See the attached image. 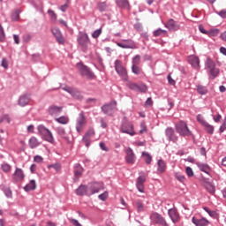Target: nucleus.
Segmentation results:
<instances>
[{
  "label": "nucleus",
  "instance_id": "4be33fe9",
  "mask_svg": "<svg viewBox=\"0 0 226 226\" xmlns=\"http://www.w3.org/2000/svg\"><path fill=\"white\" fill-rule=\"evenodd\" d=\"M144 183H146V177L141 175L136 180V188L140 193H144Z\"/></svg>",
  "mask_w": 226,
  "mask_h": 226
},
{
  "label": "nucleus",
  "instance_id": "3c124183",
  "mask_svg": "<svg viewBox=\"0 0 226 226\" xmlns=\"http://www.w3.org/2000/svg\"><path fill=\"white\" fill-rule=\"evenodd\" d=\"M175 178L179 181L180 183H183L184 181L186 180V177H185L184 175H182L181 173H176L175 174Z\"/></svg>",
  "mask_w": 226,
  "mask_h": 226
},
{
  "label": "nucleus",
  "instance_id": "a211bd4d",
  "mask_svg": "<svg viewBox=\"0 0 226 226\" xmlns=\"http://www.w3.org/2000/svg\"><path fill=\"white\" fill-rule=\"evenodd\" d=\"M76 195L79 197H90L88 186L87 185H80L76 189Z\"/></svg>",
  "mask_w": 226,
  "mask_h": 226
},
{
  "label": "nucleus",
  "instance_id": "a18cd8bd",
  "mask_svg": "<svg viewBox=\"0 0 226 226\" xmlns=\"http://www.w3.org/2000/svg\"><path fill=\"white\" fill-rule=\"evenodd\" d=\"M86 147H89L91 146V138L89 136L84 135L82 139Z\"/></svg>",
  "mask_w": 226,
  "mask_h": 226
},
{
  "label": "nucleus",
  "instance_id": "0e129e2a",
  "mask_svg": "<svg viewBox=\"0 0 226 226\" xmlns=\"http://www.w3.org/2000/svg\"><path fill=\"white\" fill-rule=\"evenodd\" d=\"M34 162L36 163H41V162H43V157H41V155H35L34 157Z\"/></svg>",
  "mask_w": 226,
  "mask_h": 226
},
{
  "label": "nucleus",
  "instance_id": "c756f323",
  "mask_svg": "<svg viewBox=\"0 0 226 226\" xmlns=\"http://www.w3.org/2000/svg\"><path fill=\"white\" fill-rule=\"evenodd\" d=\"M205 188L207 190V192H208V193H210V195H215V192H216V188L215 187V185H213V184L211 183H207L205 185Z\"/></svg>",
  "mask_w": 226,
  "mask_h": 226
},
{
  "label": "nucleus",
  "instance_id": "5fc2aeb1",
  "mask_svg": "<svg viewBox=\"0 0 226 226\" xmlns=\"http://www.w3.org/2000/svg\"><path fill=\"white\" fill-rule=\"evenodd\" d=\"M32 38H33V36L31 35V34H25L23 35L24 43H29L31 41Z\"/></svg>",
  "mask_w": 226,
  "mask_h": 226
},
{
  "label": "nucleus",
  "instance_id": "c85d7f7f",
  "mask_svg": "<svg viewBox=\"0 0 226 226\" xmlns=\"http://www.w3.org/2000/svg\"><path fill=\"white\" fill-rule=\"evenodd\" d=\"M203 128L208 135H213V133H215V126L207 122L203 125Z\"/></svg>",
  "mask_w": 226,
  "mask_h": 226
},
{
  "label": "nucleus",
  "instance_id": "6e6d98bb",
  "mask_svg": "<svg viewBox=\"0 0 226 226\" xmlns=\"http://www.w3.org/2000/svg\"><path fill=\"white\" fill-rule=\"evenodd\" d=\"M6 38V35L4 34V29H3V26L0 25V42L3 43Z\"/></svg>",
  "mask_w": 226,
  "mask_h": 226
},
{
  "label": "nucleus",
  "instance_id": "13d9d810",
  "mask_svg": "<svg viewBox=\"0 0 226 226\" xmlns=\"http://www.w3.org/2000/svg\"><path fill=\"white\" fill-rule=\"evenodd\" d=\"M136 207L139 213H142V211H144V204L142 203V201H137Z\"/></svg>",
  "mask_w": 226,
  "mask_h": 226
},
{
  "label": "nucleus",
  "instance_id": "cd10ccee",
  "mask_svg": "<svg viewBox=\"0 0 226 226\" xmlns=\"http://www.w3.org/2000/svg\"><path fill=\"white\" fill-rule=\"evenodd\" d=\"M196 91L201 96H204V95L207 94V93H209V90H207V87H204L202 85H198L197 88H196Z\"/></svg>",
  "mask_w": 226,
  "mask_h": 226
},
{
  "label": "nucleus",
  "instance_id": "864d4df0",
  "mask_svg": "<svg viewBox=\"0 0 226 226\" xmlns=\"http://www.w3.org/2000/svg\"><path fill=\"white\" fill-rule=\"evenodd\" d=\"M185 173L188 177H193V176H195V173H193V170L192 169V167H186Z\"/></svg>",
  "mask_w": 226,
  "mask_h": 226
},
{
  "label": "nucleus",
  "instance_id": "6ab92c4d",
  "mask_svg": "<svg viewBox=\"0 0 226 226\" xmlns=\"http://www.w3.org/2000/svg\"><path fill=\"white\" fill-rule=\"evenodd\" d=\"M51 33L55 36L59 45H64V37L63 36V33H61L59 28H52Z\"/></svg>",
  "mask_w": 226,
  "mask_h": 226
},
{
  "label": "nucleus",
  "instance_id": "ddd939ff",
  "mask_svg": "<svg viewBox=\"0 0 226 226\" xmlns=\"http://www.w3.org/2000/svg\"><path fill=\"white\" fill-rule=\"evenodd\" d=\"M77 41L80 47L86 50L87 49V44L89 43V35L86 33H80L78 35Z\"/></svg>",
  "mask_w": 226,
  "mask_h": 226
},
{
  "label": "nucleus",
  "instance_id": "58836bf2",
  "mask_svg": "<svg viewBox=\"0 0 226 226\" xmlns=\"http://www.w3.org/2000/svg\"><path fill=\"white\" fill-rule=\"evenodd\" d=\"M140 64V55H136L132 59V66H139Z\"/></svg>",
  "mask_w": 226,
  "mask_h": 226
},
{
  "label": "nucleus",
  "instance_id": "5701e85b",
  "mask_svg": "<svg viewBox=\"0 0 226 226\" xmlns=\"http://www.w3.org/2000/svg\"><path fill=\"white\" fill-rule=\"evenodd\" d=\"M48 112L49 116H59L61 112H63V107L62 106H49L48 109Z\"/></svg>",
  "mask_w": 226,
  "mask_h": 226
},
{
  "label": "nucleus",
  "instance_id": "473e14b6",
  "mask_svg": "<svg viewBox=\"0 0 226 226\" xmlns=\"http://www.w3.org/2000/svg\"><path fill=\"white\" fill-rule=\"evenodd\" d=\"M29 146L31 149H34L35 147H38L40 146V143H38V139L36 138L32 137L29 139Z\"/></svg>",
  "mask_w": 226,
  "mask_h": 226
},
{
  "label": "nucleus",
  "instance_id": "412c9836",
  "mask_svg": "<svg viewBox=\"0 0 226 226\" xmlns=\"http://www.w3.org/2000/svg\"><path fill=\"white\" fill-rule=\"evenodd\" d=\"M196 165L201 172L207 174V176H209V177H211V172L213 170H211V167L207 163L197 162Z\"/></svg>",
  "mask_w": 226,
  "mask_h": 226
},
{
  "label": "nucleus",
  "instance_id": "c03bdc74",
  "mask_svg": "<svg viewBox=\"0 0 226 226\" xmlns=\"http://www.w3.org/2000/svg\"><path fill=\"white\" fill-rule=\"evenodd\" d=\"M204 211H206V213H207V215H209V216H211L212 218H215V216H216V212L215 210H211L209 209V207H203Z\"/></svg>",
  "mask_w": 226,
  "mask_h": 226
},
{
  "label": "nucleus",
  "instance_id": "f8f14e48",
  "mask_svg": "<svg viewBox=\"0 0 226 226\" xmlns=\"http://www.w3.org/2000/svg\"><path fill=\"white\" fill-rule=\"evenodd\" d=\"M86 123H87V121L86 120V115H84V111H81L76 120V131L78 132V133H80L82 132V128H84Z\"/></svg>",
  "mask_w": 226,
  "mask_h": 226
},
{
  "label": "nucleus",
  "instance_id": "4c0bfd02",
  "mask_svg": "<svg viewBox=\"0 0 226 226\" xmlns=\"http://www.w3.org/2000/svg\"><path fill=\"white\" fill-rule=\"evenodd\" d=\"M137 93H147V86L146 84H138Z\"/></svg>",
  "mask_w": 226,
  "mask_h": 226
},
{
  "label": "nucleus",
  "instance_id": "f257e3e1",
  "mask_svg": "<svg viewBox=\"0 0 226 226\" xmlns=\"http://www.w3.org/2000/svg\"><path fill=\"white\" fill-rule=\"evenodd\" d=\"M205 68L207 70V75L211 80H215L220 75V69L216 68V64L209 57L205 62Z\"/></svg>",
  "mask_w": 226,
  "mask_h": 226
},
{
  "label": "nucleus",
  "instance_id": "8fccbe9b",
  "mask_svg": "<svg viewBox=\"0 0 226 226\" xmlns=\"http://www.w3.org/2000/svg\"><path fill=\"white\" fill-rule=\"evenodd\" d=\"M48 169H54L55 170H56V172H59V170H61V164L60 163L49 164L48 165Z\"/></svg>",
  "mask_w": 226,
  "mask_h": 226
},
{
  "label": "nucleus",
  "instance_id": "6e6552de",
  "mask_svg": "<svg viewBox=\"0 0 226 226\" xmlns=\"http://www.w3.org/2000/svg\"><path fill=\"white\" fill-rule=\"evenodd\" d=\"M120 132L121 133H126L127 135H131V137H133L137 133L135 132V130L133 128V124L131 122H123L120 127Z\"/></svg>",
  "mask_w": 226,
  "mask_h": 226
},
{
  "label": "nucleus",
  "instance_id": "052dcab7",
  "mask_svg": "<svg viewBox=\"0 0 226 226\" xmlns=\"http://www.w3.org/2000/svg\"><path fill=\"white\" fill-rule=\"evenodd\" d=\"M117 47H120L121 49H133V46L129 45V44H124L123 42H117Z\"/></svg>",
  "mask_w": 226,
  "mask_h": 226
},
{
  "label": "nucleus",
  "instance_id": "72a5a7b5",
  "mask_svg": "<svg viewBox=\"0 0 226 226\" xmlns=\"http://www.w3.org/2000/svg\"><path fill=\"white\" fill-rule=\"evenodd\" d=\"M20 10L17 9L11 16V19L12 20V22H17V20H19V19H20Z\"/></svg>",
  "mask_w": 226,
  "mask_h": 226
},
{
  "label": "nucleus",
  "instance_id": "774afa93",
  "mask_svg": "<svg viewBox=\"0 0 226 226\" xmlns=\"http://www.w3.org/2000/svg\"><path fill=\"white\" fill-rule=\"evenodd\" d=\"M225 130H226V121H224L222 123V124L220 126L219 132L220 133H223V132H225Z\"/></svg>",
  "mask_w": 226,
  "mask_h": 226
},
{
  "label": "nucleus",
  "instance_id": "a878e982",
  "mask_svg": "<svg viewBox=\"0 0 226 226\" xmlns=\"http://www.w3.org/2000/svg\"><path fill=\"white\" fill-rule=\"evenodd\" d=\"M189 63L191 64L192 68H200V60L199 59V56H190Z\"/></svg>",
  "mask_w": 226,
  "mask_h": 226
},
{
  "label": "nucleus",
  "instance_id": "e433bc0d",
  "mask_svg": "<svg viewBox=\"0 0 226 226\" xmlns=\"http://www.w3.org/2000/svg\"><path fill=\"white\" fill-rule=\"evenodd\" d=\"M97 8L99 11H107V8H109V5H107V3L105 2H99L97 4Z\"/></svg>",
  "mask_w": 226,
  "mask_h": 226
},
{
  "label": "nucleus",
  "instance_id": "393cba45",
  "mask_svg": "<svg viewBox=\"0 0 226 226\" xmlns=\"http://www.w3.org/2000/svg\"><path fill=\"white\" fill-rule=\"evenodd\" d=\"M165 170H167V163H165V161H163V159H159L157 161V173L163 174Z\"/></svg>",
  "mask_w": 226,
  "mask_h": 226
},
{
  "label": "nucleus",
  "instance_id": "bf43d9fd",
  "mask_svg": "<svg viewBox=\"0 0 226 226\" xmlns=\"http://www.w3.org/2000/svg\"><path fill=\"white\" fill-rule=\"evenodd\" d=\"M1 66L2 68H4V70H8V66H9L8 59L4 57L1 62Z\"/></svg>",
  "mask_w": 226,
  "mask_h": 226
},
{
  "label": "nucleus",
  "instance_id": "4d7b16f0",
  "mask_svg": "<svg viewBox=\"0 0 226 226\" xmlns=\"http://www.w3.org/2000/svg\"><path fill=\"white\" fill-rule=\"evenodd\" d=\"M1 169L4 172H10L11 170V166L8 163L2 164Z\"/></svg>",
  "mask_w": 226,
  "mask_h": 226
},
{
  "label": "nucleus",
  "instance_id": "79ce46f5",
  "mask_svg": "<svg viewBox=\"0 0 226 226\" xmlns=\"http://www.w3.org/2000/svg\"><path fill=\"white\" fill-rule=\"evenodd\" d=\"M116 3L119 8H128L130 6V2L128 1H117Z\"/></svg>",
  "mask_w": 226,
  "mask_h": 226
},
{
  "label": "nucleus",
  "instance_id": "bb28decb",
  "mask_svg": "<svg viewBox=\"0 0 226 226\" xmlns=\"http://www.w3.org/2000/svg\"><path fill=\"white\" fill-rule=\"evenodd\" d=\"M23 190H25V192H33L34 190H36V180H31L29 184L23 187Z\"/></svg>",
  "mask_w": 226,
  "mask_h": 226
},
{
  "label": "nucleus",
  "instance_id": "aec40b11",
  "mask_svg": "<svg viewBox=\"0 0 226 226\" xmlns=\"http://www.w3.org/2000/svg\"><path fill=\"white\" fill-rule=\"evenodd\" d=\"M125 161L129 165H133V163H135V153H133V149L131 147L126 149Z\"/></svg>",
  "mask_w": 226,
  "mask_h": 226
},
{
  "label": "nucleus",
  "instance_id": "49530a36",
  "mask_svg": "<svg viewBox=\"0 0 226 226\" xmlns=\"http://www.w3.org/2000/svg\"><path fill=\"white\" fill-rule=\"evenodd\" d=\"M99 200H102V202H105L107 199H109V192L105 191L102 194L98 196Z\"/></svg>",
  "mask_w": 226,
  "mask_h": 226
},
{
  "label": "nucleus",
  "instance_id": "de8ad7c7",
  "mask_svg": "<svg viewBox=\"0 0 226 226\" xmlns=\"http://www.w3.org/2000/svg\"><path fill=\"white\" fill-rule=\"evenodd\" d=\"M4 121H6V123L11 122V119L10 118V115L5 114V115H3L2 117H0V124H1V123H4Z\"/></svg>",
  "mask_w": 226,
  "mask_h": 226
},
{
  "label": "nucleus",
  "instance_id": "7ed1b4c3",
  "mask_svg": "<svg viewBox=\"0 0 226 226\" xmlns=\"http://www.w3.org/2000/svg\"><path fill=\"white\" fill-rule=\"evenodd\" d=\"M38 132L40 135L43 137V139L46 140V142H49V144H54L56 142V139H54V135L52 134V132L49 130L45 125L40 124L37 127Z\"/></svg>",
  "mask_w": 226,
  "mask_h": 226
},
{
  "label": "nucleus",
  "instance_id": "b1692460",
  "mask_svg": "<svg viewBox=\"0 0 226 226\" xmlns=\"http://www.w3.org/2000/svg\"><path fill=\"white\" fill-rule=\"evenodd\" d=\"M25 177L26 175H24V170H22V169L16 168L13 174V180L16 181V183H19V181H22Z\"/></svg>",
  "mask_w": 226,
  "mask_h": 226
},
{
  "label": "nucleus",
  "instance_id": "69168bd1",
  "mask_svg": "<svg viewBox=\"0 0 226 226\" xmlns=\"http://www.w3.org/2000/svg\"><path fill=\"white\" fill-rule=\"evenodd\" d=\"M69 6H70V4L68 2L65 3L64 5L60 6L61 11L64 13L66 10H68Z\"/></svg>",
  "mask_w": 226,
  "mask_h": 226
},
{
  "label": "nucleus",
  "instance_id": "680f3d73",
  "mask_svg": "<svg viewBox=\"0 0 226 226\" xmlns=\"http://www.w3.org/2000/svg\"><path fill=\"white\" fill-rule=\"evenodd\" d=\"M100 34H102V28H99L97 30H94V33L92 34V37L94 38H99Z\"/></svg>",
  "mask_w": 226,
  "mask_h": 226
},
{
  "label": "nucleus",
  "instance_id": "1a4fd4ad",
  "mask_svg": "<svg viewBox=\"0 0 226 226\" xmlns=\"http://www.w3.org/2000/svg\"><path fill=\"white\" fill-rule=\"evenodd\" d=\"M150 220L153 223H155L156 225L161 226H169V223H167V221L164 219L162 215L158 214V212H154L150 215Z\"/></svg>",
  "mask_w": 226,
  "mask_h": 226
},
{
  "label": "nucleus",
  "instance_id": "4468645a",
  "mask_svg": "<svg viewBox=\"0 0 226 226\" xmlns=\"http://www.w3.org/2000/svg\"><path fill=\"white\" fill-rule=\"evenodd\" d=\"M168 215L173 223H177L179 220H181V216L179 215V212H177V208L173 207L168 210Z\"/></svg>",
  "mask_w": 226,
  "mask_h": 226
},
{
  "label": "nucleus",
  "instance_id": "e2e57ef3",
  "mask_svg": "<svg viewBox=\"0 0 226 226\" xmlns=\"http://www.w3.org/2000/svg\"><path fill=\"white\" fill-rule=\"evenodd\" d=\"M134 29H136V31L138 32H141L143 31L144 27L142 26V23H136L134 24Z\"/></svg>",
  "mask_w": 226,
  "mask_h": 226
},
{
  "label": "nucleus",
  "instance_id": "9d476101",
  "mask_svg": "<svg viewBox=\"0 0 226 226\" xmlns=\"http://www.w3.org/2000/svg\"><path fill=\"white\" fill-rule=\"evenodd\" d=\"M165 135L169 142H173V144H177V141L179 140V137L177 136V134H176V131H174V128L167 127L165 130Z\"/></svg>",
  "mask_w": 226,
  "mask_h": 226
},
{
  "label": "nucleus",
  "instance_id": "603ef678",
  "mask_svg": "<svg viewBox=\"0 0 226 226\" xmlns=\"http://www.w3.org/2000/svg\"><path fill=\"white\" fill-rule=\"evenodd\" d=\"M127 87L129 89H131L132 91H136L137 92L138 84L133 83V82H128L127 83Z\"/></svg>",
  "mask_w": 226,
  "mask_h": 226
},
{
  "label": "nucleus",
  "instance_id": "9b49d317",
  "mask_svg": "<svg viewBox=\"0 0 226 226\" xmlns=\"http://www.w3.org/2000/svg\"><path fill=\"white\" fill-rule=\"evenodd\" d=\"M73 183H78L79 179L82 177L84 174V167L80 163H75L73 166Z\"/></svg>",
  "mask_w": 226,
  "mask_h": 226
},
{
  "label": "nucleus",
  "instance_id": "ea45409f",
  "mask_svg": "<svg viewBox=\"0 0 226 226\" xmlns=\"http://www.w3.org/2000/svg\"><path fill=\"white\" fill-rule=\"evenodd\" d=\"M154 36L158 37L162 36V34H167V30H163L162 28H158L153 32Z\"/></svg>",
  "mask_w": 226,
  "mask_h": 226
},
{
  "label": "nucleus",
  "instance_id": "2eb2a0df",
  "mask_svg": "<svg viewBox=\"0 0 226 226\" xmlns=\"http://www.w3.org/2000/svg\"><path fill=\"white\" fill-rule=\"evenodd\" d=\"M192 223H193V225L195 226H208L211 222L206 219V217L198 218L196 216H193L192 218Z\"/></svg>",
  "mask_w": 226,
  "mask_h": 226
},
{
  "label": "nucleus",
  "instance_id": "39448f33",
  "mask_svg": "<svg viewBox=\"0 0 226 226\" xmlns=\"http://www.w3.org/2000/svg\"><path fill=\"white\" fill-rule=\"evenodd\" d=\"M176 132L180 135V137H188L192 135V131L188 128V124L185 121H179L175 124Z\"/></svg>",
  "mask_w": 226,
  "mask_h": 226
},
{
  "label": "nucleus",
  "instance_id": "338daca9",
  "mask_svg": "<svg viewBox=\"0 0 226 226\" xmlns=\"http://www.w3.org/2000/svg\"><path fill=\"white\" fill-rule=\"evenodd\" d=\"M217 14L222 19H226V9H223V10L220 11Z\"/></svg>",
  "mask_w": 226,
  "mask_h": 226
},
{
  "label": "nucleus",
  "instance_id": "7c9ffc66",
  "mask_svg": "<svg viewBox=\"0 0 226 226\" xmlns=\"http://www.w3.org/2000/svg\"><path fill=\"white\" fill-rule=\"evenodd\" d=\"M2 191L4 192L7 199H13V192H11V189L10 187L4 186L2 188Z\"/></svg>",
  "mask_w": 226,
  "mask_h": 226
},
{
  "label": "nucleus",
  "instance_id": "20e7f679",
  "mask_svg": "<svg viewBox=\"0 0 226 226\" xmlns=\"http://www.w3.org/2000/svg\"><path fill=\"white\" fill-rule=\"evenodd\" d=\"M77 68L81 77H86L90 80H93V79H94V72H93V71H91V68H89L87 65H85L82 62L77 64Z\"/></svg>",
  "mask_w": 226,
  "mask_h": 226
},
{
  "label": "nucleus",
  "instance_id": "0eeeda50",
  "mask_svg": "<svg viewBox=\"0 0 226 226\" xmlns=\"http://www.w3.org/2000/svg\"><path fill=\"white\" fill-rule=\"evenodd\" d=\"M87 186H88V193L90 194V197L92 195L99 193L100 192H102V190H105V186L102 182H93L88 184Z\"/></svg>",
  "mask_w": 226,
  "mask_h": 226
},
{
  "label": "nucleus",
  "instance_id": "423d86ee",
  "mask_svg": "<svg viewBox=\"0 0 226 226\" xmlns=\"http://www.w3.org/2000/svg\"><path fill=\"white\" fill-rule=\"evenodd\" d=\"M102 112L106 116L112 117L114 110H117V101H111L109 103L104 104L101 107Z\"/></svg>",
  "mask_w": 226,
  "mask_h": 226
},
{
  "label": "nucleus",
  "instance_id": "f704fd0d",
  "mask_svg": "<svg viewBox=\"0 0 226 226\" xmlns=\"http://www.w3.org/2000/svg\"><path fill=\"white\" fill-rule=\"evenodd\" d=\"M142 156H145V162L147 165H151L153 162V156L147 152H142Z\"/></svg>",
  "mask_w": 226,
  "mask_h": 226
},
{
  "label": "nucleus",
  "instance_id": "2f4dec72",
  "mask_svg": "<svg viewBox=\"0 0 226 226\" xmlns=\"http://www.w3.org/2000/svg\"><path fill=\"white\" fill-rule=\"evenodd\" d=\"M69 94H72L73 98H76V100H80V98H82L80 91L77 90V88H72Z\"/></svg>",
  "mask_w": 226,
  "mask_h": 226
},
{
  "label": "nucleus",
  "instance_id": "a19ab883",
  "mask_svg": "<svg viewBox=\"0 0 226 226\" xmlns=\"http://www.w3.org/2000/svg\"><path fill=\"white\" fill-rule=\"evenodd\" d=\"M56 121L60 124H68L69 119L66 117H60L58 118H56Z\"/></svg>",
  "mask_w": 226,
  "mask_h": 226
},
{
  "label": "nucleus",
  "instance_id": "dca6fc26",
  "mask_svg": "<svg viewBox=\"0 0 226 226\" xmlns=\"http://www.w3.org/2000/svg\"><path fill=\"white\" fill-rule=\"evenodd\" d=\"M30 102L31 94H23L19 96L18 100V105H19V107H26V105H29Z\"/></svg>",
  "mask_w": 226,
  "mask_h": 226
},
{
  "label": "nucleus",
  "instance_id": "f3484780",
  "mask_svg": "<svg viewBox=\"0 0 226 226\" xmlns=\"http://www.w3.org/2000/svg\"><path fill=\"white\" fill-rule=\"evenodd\" d=\"M165 27H167L169 31L174 32V31H179L181 26L179 25V22L174 20L173 19H170L165 24Z\"/></svg>",
  "mask_w": 226,
  "mask_h": 226
},
{
  "label": "nucleus",
  "instance_id": "c9c22d12",
  "mask_svg": "<svg viewBox=\"0 0 226 226\" xmlns=\"http://www.w3.org/2000/svg\"><path fill=\"white\" fill-rule=\"evenodd\" d=\"M131 70L134 75H140L142 73V68L139 65H132Z\"/></svg>",
  "mask_w": 226,
  "mask_h": 226
},
{
  "label": "nucleus",
  "instance_id": "37998d69",
  "mask_svg": "<svg viewBox=\"0 0 226 226\" xmlns=\"http://www.w3.org/2000/svg\"><path fill=\"white\" fill-rule=\"evenodd\" d=\"M56 132L60 137H64V135H66V131L64 130V127H56Z\"/></svg>",
  "mask_w": 226,
  "mask_h": 226
},
{
  "label": "nucleus",
  "instance_id": "f03ea898",
  "mask_svg": "<svg viewBox=\"0 0 226 226\" xmlns=\"http://www.w3.org/2000/svg\"><path fill=\"white\" fill-rule=\"evenodd\" d=\"M115 71L117 72V75H119L120 79L124 80V82H128L130 78L128 77V71L126 67L123 66V63L121 60L117 59L114 63Z\"/></svg>",
  "mask_w": 226,
  "mask_h": 226
},
{
  "label": "nucleus",
  "instance_id": "09e8293b",
  "mask_svg": "<svg viewBox=\"0 0 226 226\" xmlns=\"http://www.w3.org/2000/svg\"><path fill=\"white\" fill-rule=\"evenodd\" d=\"M196 119L198 123H200L202 126H204L207 123L200 114L197 115Z\"/></svg>",
  "mask_w": 226,
  "mask_h": 226
}]
</instances>
